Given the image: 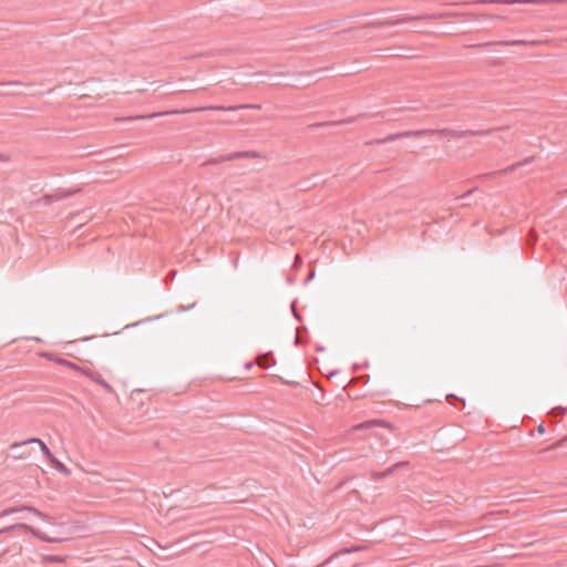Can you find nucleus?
<instances>
[{"instance_id":"f257e3e1","label":"nucleus","mask_w":567,"mask_h":567,"mask_svg":"<svg viewBox=\"0 0 567 567\" xmlns=\"http://www.w3.org/2000/svg\"><path fill=\"white\" fill-rule=\"evenodd\" d=\"M505 127H496V128H486V130H464L457 131L453 128H423V130H414V131H405L401 133L390 134L384 138H379L375 141L368 142L369 145H381L390 142H394L396 140L405 138V137H424L431 135H439L442 137H451V138H464L470 136H488L496 131H502Z\"/></svg>"},{"instance_id":"f03ea898","label":"nucleus","mask_w":567,"mask_h":567,"mask_svg":"<svg viewBox=\"0 0 567 567\" xmlns=\"http://www.w3.org/2000/svg\"><path fill=\"white\" fill-rule=\"evenodd\" d=\"M239 109H260V105L245 104V105H235V106H203V107H192V109H183V110H172L165 112L153 113L148 115H138L134 117H128V120H138V118H154L157 116L169 115V114H186L193 112H202L206 110H216V111H235Z\"/></svg>"},{"instance_id":"7ed1b4c3","label":"nucleus","mask_w":567,"mask_h":567,"mask_svg":"<svg viewBox=\"0 0 567 567\" xmlns=\"http://www.w3.org/2000/svg\"><path fill=\"white\" fill-rule=\"evenodd\" d=\"M32 443H37L39 444L43 455L45 456V458L51 463V465L60 473L64 474V475H70L71 474V471L62 463L60 462L52 453L51 451L49 450V447L47 446V444L40 440V439H37V437H32V439H28L23 442H16V443H12L10 445V450L11 451H18L20 447H22L23 445L25 444H32Z\"/></svg>"},{"instance_id":"20e7f679","label":"nucleus","mask_w":567,"mask_h":567,"mask_svg":"<svg viewBox=\"0 0 567 567\" xmlns=\"http://www.w3.org/2000/svg\"><path fill=\"white\" fill-rule=\"evenodd\" d=\"M535 158H536V156L526 157L523 161L517 162L515 164H512V165H509V166H507V167H505L503 169L480 175V176H477V178H480V179H488V178H495V177H499V176H503V175H507V174L514 172L516 168H519L522 166H525L527 164L533 163L535 161Z\"/></svg>"},{"instance_id":"39448f33","label":"nucleus","mask_w":567,"mask_h":567,"mask_svg":"<svg viewBox=\"0 0 567 567\" xmlns=\"http://www.w3.org/2000/svg\"><path fill=\"white\" fill-rule=\"evenodd\" d=\"M257 156H258V154L256 152H250V151L234 152V153H229V154H226V155H220V156L215 157V158H210V159H208L205 163V165H216V164H220V163L229 162V161H235V159L255 158Z\"/></svg>"},{"instance_id":"423d86ee","label":"nucleus","mask_w":567,"mask_h":567,"mask_svg":"<svg viewBox=\"0 0 567 567\" xmlns=\"http://www.w3.org/2000/svg\"><path fill=\"white\" fill-rule=\"evenodd\" d=\"M484 3L501 4H547V3H566L567 0H483Z\"/></svg>"},{"instance_id":"0eeeda50","label":"nucleus","mask_w":567,"mask_h":567,"mask_svg":"<svg viewBox=\"0 0 567 567\" xmlns=\"http://www.w3.org/2000/svg\"><path fill=\"white\" fill-rule=\"evenodd\" d=\"M365 117H369V115L368 114H359L357 116H351V117L340 120V121L315 123V124L309 125L308 127L317 128V127H326V126H340L343 124L354 123V122L359 121L360 118H365Z\"/></svg>"},{"instance_id":"6e6552de","label":"nucleus","mask_w":567,"mask_h":567,"mask_svg":"<svg viewBox=\"0 0 567 567\" xmlns=\"http://www.w3.org/2000/svg\"><path fill=\"white\" fill-rule=\"evenodd\" d=\"M38 354H39V357L44 358V359L50 360V361H53V362H55V363H58L60 365L70 368V369L75 370V371H80L81 367H79L76 363L71 362V361H69V360H66L64 358H61V357H59V355H56L54 353L41 351Z\"/></svg>"},{"instance_id":"1a4fd4ad","label":"nucleus","mask_w":567,"mask_h":567,"mask_svg":"<svg viewBox=\"0 0 567 567\" xmlns=\"http://www.w3.org/2000/svg\"><path fill=\"white\" fill-rule=\"evenodd\" d=\"M80 372L84 375H86L87 378H90L93 382H95L96 384L101 385L103 389H105L109 393H113V388L111 386V384H109L103 378L102 375L96 372V371H92L87 368H80Z\"/></svg>"},{"instance_id":"9d476101","label":"nucleus","mask_w":567,"mask_h":567,"mask_svg":"<svg viewBox=\"0 0 567 567\" xmlns=\"http://www.w3.org/2000/svg\"><path fill=\"white\" fill-rule=\"evenodd\" d=\"M16 529H23V530L30 532L34 536H37L40 539L45 540V542H53V539L40 535V533L37 532L34 528H32L31 526L23 524V523H18V524H14L9 527L0 529V535L3 533L10 532V530H16Z\"/></svg>"},{"instance_id":"9b49d317","label":"nucleus","mask_w":567,"mask_h":567,"mask_svg":"<svg viewBox=\"0 0 567 567\" xmlns=\"http://www.w3.org/2000/svg\"><path fill=\"white\" fill-rule=\"evenodd\" d=\"M19 511H28V512H31L33 513L34 515L41 517V518H47L48 516L45 514H43L42 512L38 511L37 508L34 507H31V506H21L19 508L17 507H11V508H7V509H3L1 513H0V518L1 517H4L9 514H12L14 512H19Z\"/></svg>"},{"instance_id":"f8f14e48","label":"nucleus","mask_w":567,"mask_h":567,"mask_svg":"<svg viewBox=\"0 0 567 567\" xmlns=\"http://www.w3.org/2000/svg\"><path fill=\"white\" fill-rule=\"evenodd\" d=\"M408 464H409L408 462H398V463H395L394 465H392L391 467L386 468L383 472H375V473H373L372 474V478L373 480L385 478V477L392 475L398 468L404 467Z\"/></svg>"},{"instance_id":"ddd939ff","label":"nucleus","mask_w":567,"mask_h":567,"mask_svg":"<svg viewBox=\"0 0 567 567\" xmlns=\"http://www.w3.org/2000/svg\"><path fill=\"white\" fill-rule=\"evenodd\" d=\"M527 43H539V41H525V40H518V41H513V42H496V43H492V42H486V43H480V44H467L466 47H470V48H488L491 45H522V44H527Z\"/></svg>"},{"instance_id":"4468645a","label":"nucleus","mask_w":567,"mask_h":567,"mask_svg":"<svg viewBox=\"0 0 567 567\" xmlns=\"http://www.w3.org/2000/svg\"><path fill=\"white\" fill-rule=\"evenodd\" d=\"M392 23L393 22H391L389 20L373 19V20H368V21L363 22L361 24V27H354V28H351L350 30L359 31V30L364 29V28L374 29V28H378V27H382V25H386V24H392Z\"/></svg>"},{"instance_id":"2eb2a0df","label":"nucleus","mask_w":567,"mask_h":567,"mask_svg":"<svg viewBox=\"0 0 567 567\" xmlns=\"http://www.w3.org/2000/svg\"><path fill=\"white\" fill-rule=\"evenodd\" d=\"M256 363L262 369H268L276 363V360L272 355V352H267L258 355Z\"/></svg>"},{"instance_id":"dca6fc26","label":"nucleus","mask_w":567,"mask_h":567,"mask_svg":"<svg viewBox=\"0 0 567 567\" xmlns=\"http://www.w3.org/2000/svg\"><path fill=\"white\" fill-rule=\"evenodd\" d=\"M374 426L391 427V425L384 420H369L354 426L355 430H367Z\"/></svg>"},{"instance_id":"f3484780","label":"nucleus","mask_w":567,"mask_h":567,"mask_svg":"<svg viewBox=\"0 0 567 567\" xmlns=\"http://www.w3.org/2000/svg\"><path fill=\"white\" fill-rule=\"evenodd\" d=\"M73 193L74 192L59 190L55 194H45L43 196V199H44L45 203L49 204V203H52L54 200H60V199L66 198L70 195H72Z\"/></svg>"},{"instance_id":"a211bd4d","label":"nucleus","mask_w":567,"mask_h":567,"mask_svg":"<svg viewBox=\"0 0 567 567\" xmlns=\"http://www.w3.org/2000/svg\"><path fill=\"white\" fill-rule=\"evenodd\" d=\"M566 413H567V408H563V406H556L550 411V415L554 419H556V417L561 419Z\"/></svg>"},{"instance_id":"6ab92c4d","label":"nucleus","mask_w":567,"mask_h":567,"mask_svg":"<svg viewBox=\"0 0 567 567\" xmlns=\"http://www.w3.org/2000/svg\"><path fill=\"white\" fill-rule=\"evenodd\" d=\"M566 443H567V435L564 436L563 439H560L559 441H557L556 443L551 444L549 447H547L544 451L546 452V451H550V450H555V449L565 446Z\"/></svg>"},{"instance_id":"aec40b11","label":"nucleus","mask_w":567,"mask_h":567,"mask_svg":"<svg viewBox=\"0 0 567 567\" xmlns=\"http://www.w3.org/2000/svg\"><path fill=\"white\" fill-rule=\"evenodd\" d=\"M360 550V547L358 546H353L351 548H343L342 550L338 551V553H334L330 558L329 560L333 559L336 556L338 555H341V554H349V553H353V551H358Z\"/></svg>"},{"instance_id":"412c9836","label":"nucleus","mask_w":567,"mask_h":567,"mask_svg":"<svg viewBox=\"0 0 567 567\" xmlns=\"http://www.w3.org/2000/svg\"><path fill=\"white\" fill-rule=\"evenodd\" d=\"M43 559L49 563H63L64 557L62 556H44Z\"/></svg>"},{"instance_id":"4be33fe9","label":"nucleus","mask_w":567,"mask_h":567,"mask_svg":"<svg viewBox=\"0 0 567 567\" xmlns=\"http://www.w3.org/2000/svg\"><path fill=\"white\" fill-rule=\"evenodd\" d=\"M446 400H447L450 403H452V400H457V401H460L463 405H465V401H464L463 399L457 398V396H456V395H454V394H449V395L446 396Z\"/></svg>"},{"instance_id":"5701e85b","label":"nucleus","mask_w":567,"mask_h":567,"mask_svg":"<svg viewBox=\"0 0 567 567\" xmlns=\"http://www.w3.org/2000/svg\"><path fill=\"white\" fill-rule=\"evenodd\" d=\"M369 379H370V377L368 374H364V375H360V377L353 379V381L367 383L369 381Z\"/></svg>"},{"instance_id":"b1692460","label":"nucleus","mask_w":567,"mask_h":567,"mask_svg":"<svg viewBox=\"0 0 567 567\" xmlns=\"http://www.w3.org/2000/svg\"><path fill=\"white\" fill-rule=\"evenodd\" d=\"M195 305H196L195 302H194V303H192V305H189V306H183V305H181V306H178V307H177V310H178L179 312H181V311H186V310H189V309L194 308V307H195Z\"/></svg>"},{"instance_id":"393cba45","label":"nucleus","mask_w":567,"mask_h":567,"mask_svg":"<svg viewBox=\"0 0 567 567\" xmlns=\"http://www.w3.org/2000/svg\"><path fill=\"white\" fill-rule=\"evenodd\" d=\"M301 262H302L301 257L299 255H297L295 257L293 267H298Z\"/></svg>"},{"instance_id":"a878e982","label":"nucleus","mask_w":567,"mask_h":567,"mask_svg":"<svg viewBox=\"0 0 567 567\" xmlns=\"http://www.w3.org/2000/svg\"><path fill=\"white\" fill-rule=\"evenodd\" d=\"M545 431H546V429H545L544 424H539V425L537 426V432H538V433L544 434V433H545Z\"/></svg>"},{"instance_id":"bb28decb","label":"nucleus","mask_w":567,"mask_h":567,"mask_svg":"<svg viewBox=\"0 0 567 567\" xmlns=\"http://www.w3.org/2000/svg\"><path fill=\"white\" fill-rule=\"evenodd\" d=\"M476 188H473V189H470L467 190L466 193H464L463 195L458 196L457 198H465L466 196H468L470 194H472Z\"/></svg>"},{"instance_id":"cd10ccee","label":"nucleus","mask_w":567,"mask_h":567,"mask_svg":"<svg viewBox=\"0 0 567 567\" xmlns=\"http://www.w3.org/2000/svg\"><path fill=\"white\" fill-rule=\"evenodd\" d=\"M29 454L28 453H17L14 455L16 458H22V457H27Z\"/></svg>"},{"instance_id":"c85d7f7f","label":"nucleus","mask_w":567,"mask_h":567,"mask_svg":"<svg viewBox=\"0 0 567 567\" xmlns=\"http://www.w3.org/2000/svg\"><path fill=\"white\" fill-rule=\"evenodd\" d=\"M395 56H402V58H412L413 55L404 54V53H394Z\"/></svg>"},{"instance_id":"c756f323","label":"nucleus","mask_w":567,"mask_h":567,"mask_svg":"<svg viewBox=\"0 0 567 567\" xmlns=\"http://www.w3.org/2000/svg\"><path fill=\"white\" fill-rule=\"evenodd\" d=\"M328 25H329V24H321V25H319V27H318V28H320V30H319V31H320V32L326 31V29H327V27H328Z\"/></svg>"},{"instance_id":"7c9ffc66","label":"nucleus","mask_w":567,"mask_h":567,"mask_svg":"<svg viewBox=\"0 0 567 567\" xmlns=\"http://www.w3.org/2000/svg\"><path fill=\"white\" fill-rule=\"evenodd\" d=\"M313 276H315V271L312 270V271L310 272V275L308 276V278L306 279V281H309Z\"/></svg>"},{"instance_id":"2f4dec72","label":"nucleus","mask_w":567,"mask_h":567,"mask_svg":"<svg viewBox=\"0 0 567 567\" xmlns=\"http://www.w3.org/2000/svg\"><path fill=\"white\" fill-rule=\"evenodd\" d=\"M4 161H7V157L4 155L0 154V162H4Z\"/></svg>"},{"instance_id":"473e14b6","label":"nucleus","mask_w":567,"mask_h":567,"mask_svg":"<svg viewBox=\"0 0 567 567\" xmlns=\"http://www.w3.org/2000/svg\"><path fill=\"white\" fill-rule=\"evenodd\" d=\"M300 342L299 331L297 332L296 343Z\"/></svg>"}]
</instances>
